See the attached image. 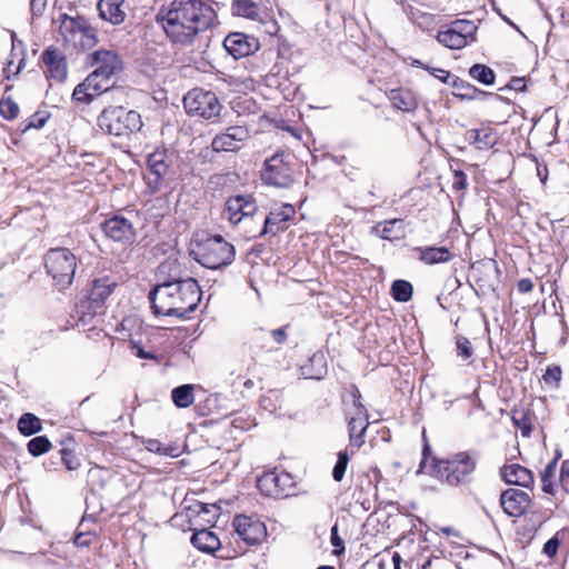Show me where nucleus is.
Masks as SVG:
<instances>
[{"label":"nucleus","instance_id":"f257e3e1","mask_svg":"<svg viewBox=\"0 0 569 569\" xmlns=\"http://www.w3.org/2000/svg\"><path fill=\"white\" fill-rule=\"evenodd\" d=\"M214 18L216 11L207 0H173L169 8L160 9L157 14L167 37L183 47L191 44Z\"/></svg>","mask_w":569,"mask_h":569},{"label":"nucleus","instance_id":"f03ea898","mask_svg":"<svg viewBox=\"0 0 569 569\" xmlns=\"http://www.w3.org/2000/svg\"><path fill=\"white\" fill-rule=\"evenodd\" d=\"M156 315L183 318L196 310L201 300V290L193 278L167 281L149 293Z\"/></svg>","mask_w":569,"mask_h":569},{"label":"nucleus","instance_id":"7ed1b4c3","mask_svg":"<svg viewBox=\"0 0 569 569\" xmlns=\"http://www.w3.org/2000/svg\"><path fill=\"white\" fill-rule=\"evenodd\" d=\"M430 446L425 442L422 460L418 472L432 473L450 486H459L470 480L479 459L476 450L459 451L448 459L431 458L429 462Z\"/></svg>","mask_w":569,"mask_h":569},{"label":"nucleus","instance_id":"20e7f679","mask_svg":"<svg viewBox=\"0 0 569 569\" xmlns=\"http://www.w3.org/2000/svg\"><path fill=\"white\" fill-rule=\"evenodd\" d=\"M59 20V34L64 44L86 50L98 43L97 29L87 18L82 16L71 17L63 13Z\"/></svg>","mask_w":569,"mask_h":569},{"label":"nucleus","instance_id":"39448f33","mask_svg":"<svg viewBox=\"0 0 569 569\" xmlns=\"http://www.w3.org/2000/svg\"><path fill=\"white\" fill-rule=\"evenodd\" d=\"M98 126L107 134L124 137L140 131L143 123L139 112L112 107L100 113Z\"/></svg>","mask_w":569,"mask_h":569},{"label":"nucleus","instance_id":"423d86ee","mask_svg":"<svg viewBox=\"0 0 569 569\" xmlns=\"http://www.w3.org/2000/svg\"><path fill=\"white\" fill-rule=\"evenodd\" d=\"M194 253L197 261L203 267L219 269L233 261L236 251L221 236H214L200 242Z\"/></svg>","mask_w":569,"mask_h":569},{"label":"nucleus","instance_id":"0eeeda50","mask_svg":"<svg viewBox=\"0 0 569 569\" xmlns=\"http://www.w3.org/2000/svg\"><path fill=\"white\" fill-rule=\"evenodd\" d=\"M47 272L56 286L64 289L72 283L77 269L76 256L67 248L50 249L44 259Z\"/></svg>","mask_w":569,"mask_h":569},{"label":"nucleus","instance_id":"6e6552de","mask_svg":"<svg viewBox=\"0 0 569 569\" xmlns=\"http://www.w3.org/2000/svg\"><path fill=\"white\" fill-rule=\"evenodd\" d=\"M183 106L188 114L206 120L217 118L222 109L214 92L200 88H194L184 96Z\"/></svg>","mask_w":569,"mask_h":569},{"label":"nucleus","instance_id":"1a4fd4ad","mask_svg":"<svg viewBox=\"0 0 569 569\" xmlns=\"http://www.w3.org/2000/svg\"><path fill=\"white\" fill-rule=\"evenodd\" d=\"M478 27L471 20H455L437 33L439 43L451 50H460L476 41Z\"/></svg>","mask_w":569,"mask_h":569},{"label":"nucleus","instance_id":"9d476101","mask_svg":"<svg viewBox=\"0 0 569 569\" xmlns=\"http://www.w3.org/2000/svg\"><path fill=\"white\" fill-rule=\"evenodd\" d=\"M261 177L267 184L288 187L291 182V170L284 160V154L276 153L267 159Z\"/></svg>","mask_w":569,"mask_h":569},{"label":"nucleus","instance_id":"9b49d317","mask_svg":"<svg viewBox=\"0 0 569 569\" xmlns=\"http://www.w3.org/2000/svg\"><path fill=\"white\" fill-rule=\"evenodd\" d=\"M258 210L256 201L251 196L230 197L224 204L223 218L230 223L238 224L243 219L252 217Z\"/></svg>","mask_w":569,"mask_h":569},{"label":"nucleus","instance_id":"f8f14e48","mask_svg":"<svg viewBox=\"0 0 569 569\" xmlns=\"http://www.w3.org/2000/svg\"><path fill=\"white\" fill-rule=\"evenodd\" d=\"M249 136V130L247 128L242 126H232L213 138L211 148L216 152H236L240 150Z\"/></svg>","mask_w":569,"mask_h":569},{"label":"nucleus","instance_id":"ddd939ff","mask_svg":"<svg viewBox=\"0 0 569 569\" xmlns=\"http://www.w3.org/2000/svg\"><path fill=\"white\" fill-rule=\"evenodd\" d=\"M232 525L239 538L249 546L261 542L267 535L264 523L248 516H236Z\"/></svg>","mask_w":569,"mask_h":569},{"label":"nucleus","instance_id":"4468645a","mask_svg":"<svg viewBox=\"0 0 569 569\" xmlns=\"http://www.w3.org/2000/svg\"><path fill=\"white\" fill-rule=\"evenodd\" d=\"M292 480L288 473H277L273 471L263 473L258 478L257 487L266 496L273 498L287 497Z\"/></svg>","mask_w":569,"mask_h":569},{"label":"nucleus","instance_id":"2eb2a0df","mask_svg":"<svg viewBox=\"0 0 569 569\" xmlns=\"http://www.w3.org/2000/svg\"><path fill=\"white\" fill-rule=\"evenodd\" d=\"M102 231L109 239L128 244L132 243L137 237L132 222L119 214L106 220L102 223Z\"/></svg>","mask_w":569,"mask_h":569},{"label":"nucleus","instance_id":"dca6fc26","mask_svg":"<svg viewBox=\"0 0 569 569\" xmlns=\"http://www.w3.org/2000/svg\"><path fill=\"white\" fill-rule=\"evenodd\" d=\"M90 64L99 72L101 80H109L114 73L122 69L119 56L111 50L100 49L90 54Z\"/></svg>","mask_w":569,"mask_h":569},{"label":"nucleus","instance_id":"f3484780","mask_svg":"<svg viewBox=\"0 0 569 569\" xmlns=\"http://www.w3.org/2000/svg\"><path fill=\"white\" fill-rule=\"evenodd\" d=\"M368 425L367 409L359 399H355L352 412L349 418V438L353 446L361 447L363 445V435Z\"/></svg>","mask_w":569,"mask_h":569},{"label":"nucleus","instance_id":"a211bd4d","mask_svg":"<svg viewBox=\"0 0 569 569\" xmlns=\"http://www.w3.org/2000/svg\"><path fill=\"white\" fill-rule=\"evenodd\" d=\"M530 497L519 489H507L500 496V505L510 517H520L530 506Z\"/></svg>","mask_w":569,"mask_h":569},{"label":"nucleus","instance_id":"6ab92c4d","mask_svg":"<svg viewBox=\"0 0 569 569\" xmlns=\"http://www.w3.org/2000/svg\"><path fill=\"white\" fill-rule=\"evenodd\" d=\"M296 214V210L291 204H282L281 207L272 210L266 218L262 230L259 236L270 233L276 236L277 233L284 231L287 226L286 222L291 220Z\"/></svg>","mask_w":569,"mask_h":569},{"label":"nucleus","instance_id":"aec40b11","mask_svg":"<svg viewBox=\"0 0 569 569\" xmlns=\"http://www.w3.org/2000/svg\"><path fill=\"white\" fill-rule=\"evenodd\" d=\"M150 170V177L148 178V184L153 191L160 189L161 181L168 173L169 163L166 150H156L148 156L147 161Z\"/></svg>","mask_w":569,"mask_h":569},{"label":"nucleus","instance_id":"412c9836","mask_svg":"<svg viewBox=\"0 0 569 569\" xmlns=\"http://www.w3.org/2000/svg\"><path fill=\"white\" fill-rule=\"evenodd\" d=\"M117 282L109 277L94 279L88 297V309H92L93 313L100 309L106 299L113 292Z\"/></svg>","mask_w":569,"mask_h":569},{"label":"nucleus","instance_id":"4be33fe9","mask_svg":"<svg viewBox=\"0 0 569 569\" xmlns=\"http://www.w3.org/2000/svg\"><path fill=\"white\" fill-rule=\"evenodd\" d=\"M42 61L47 67L49 78L58 82L66 80L68 74L67 61L61 52L57 49L49 48L42 53Z\"/></svg>","mask_w":569,"mask_h":569},{"label":"nucleus","instance_id":"5701e85b","mask_svg":"<svg viewBox=\"0 0 569 569\" xmlns=\"http://www.w3.org/2000/svg\"><path fill=\"white\" fill-rule=\"evenodd\" d=\"M226 50L236 59L249 56L257 48L254 39H250L240 32L230 33L223 41Z\"/></svg>","mask_w":569,"mask_h":569},{"label":"nucleus","instance_id":"b1692460","mask_svg":"<svg viewBox=\"0 0 569 569\" xmlns=\"http://www.w3.org/2000/svg\"><path fill=\"white\" fill-rule=\"evenodd\" d=\"M123 7L124 0H99L97 4L99 17L114 26L121 24L126 20L127 14Z\"/></svg>","mask_w":569,"mask_h":569},{"label":"nucleus","instance_id":"393cba45","mask_svg":"<svg viewBox=\"0 0 569 569\" xmlns=\"http://www.w3.org/2000/svg\"><path fill=\"white\" fill-rule=\"evenodd\" d=\"M442 82L451 86L456 90L455 96L463 100H475L478 96L487 94L485 91L451 73H445Z\"/></svg>","mask_w":569,"mask_h":569},{"label":"nucleus","instance_id":"a878e982","mask_svg":"<svg viewBox=\"0 0 569 569\" xmlns=\"http://www.w3.org/2000/svg\"><path fill=\"white\" fill-rule=\"evenodd\" d=\"M502 477L506 482L511 485H517L523 488H531L533 486V476L531 471L517 463L506 466Z\"/></svg>","mask_w":569,"mask_h":569},{"label":"nucleus","instance_id":"bb28decb","mask_svg":"<svg viewBox=\"0 0 569 569\" xmlns=\"http://www.w3.org/2000/svg\"><path fill=\"white\" fill-rule=\"evenodd\" d=\"M413 250L418 253V259L425 264L445 263L453 257L446 247H417Z\"/></svg>","mask_w":569,"mask_h":569},{"label":"nucleus","instance_id":"cd10ccee","mask_svg":"<svg viewBox=\"0 0 569 569\" xmlns=\"http://www.w3.org/2000/svg\"><path fill=\"white\" fill-rule=\"evenodd\" d=\"M191 543L199 551L207 553H213L221 546L216 533L208 529L196 530L191 537Z\"/></svg>","mask_w":569,"mask_h":569},{"label":"nucleus","instance_id":"c85d7f7f","mask_svg":"<svg viewBox=\"0 0 569 569\" xmlns=\"http://www.w3.org/2000/svg\"><path fill=\"white\" fill-rule=\"evenodd\" d=\"M388 99L395 108L405 112H411L418 107L413 92L408 89H392L388 92Z\"/></svg>","mask_w":569,"mask_h":569},{"label":"nucleus","instance_id":"c756f323","mask_svg":"<svg viewBox=\"0 0 569 569\" xmlns=\"http://www.w3.org/2000/svg\"><path fill=\"white\" fill-rule=\"evenodd\" d=\"M469 143L479 149H490L497 143V137L492 129H471L466 132Z\"/></svg>","mask_w":569,"mask_h":569},{"label":"nucleus","instance_id":"7c9ffc66","mask_svg":"<svg viewBox=\"0 0 569 569\" xmlns=\"http://www.w3.org/2000/svg\"><path fill=\"white\" fill-rule=\"evenodd\" d=\"M373 231L382 239L393 240L403 236V222L401 219H391L378 223Z\"/></svg>","mask_w":569,"mask_h":569},{"label":"nucleus","instance_id":"2f4dec72","mask_svg":"<svg viewBox=\"0 0 569 569\" xmlns=\"http://www.w3.org/2000/svg\"><path fill=\"white\" fill-rule=\"evenodd\" d=\"M512 422L521 431L523 437H528L532 427V415L528 409L519 408L512 410Z\"/></svg>","mask_w":569,"mask_h":569},{"label":"nucleus","instance_id":"473e14b6","mask_svg":"<svg viewBox=\"0 0 569 569\" xmlns=\"http://www.w3.org/2000/svg\"><path fill=\"white\" fill-rule=\"evenodd\" d=\"M18 429L23 436L34 435L42 429L41 420L33 413H23L18 420Z\"/></svg>","mask_w":569,"mask_h":569},{"label":"nucleus","instance_id":"72a5a7b5","mask_svg":"<svg viewBox=\"0 0 569 569\" xmlns=\"http://www.w3.org/2000/svg\"><path fill=\"white\" fill-rule=\"evenodd\" d=\"M469 76L485 86L495 83L496 74L491 68L486 64L476 63L469 69Z\"/></svg>","mask_w":569,"mask_h":569},{"label":"nucleus","instance_id":"f704fd0d","mask_svg":"<svg viewBox=\"0 0 569 569\" xmlns=\"http://www.w3.org/2000/svg\"><path fill=\"white\" fill-rule=\"evenodd\" d=\"M192 386L183 385L172 390V401L179 408H187L193 403Z\"/></svg>","mask_w":569,"mask_h":569},{"label":"nucleus","instance_id":"c9c22d12","mask_svg":"<svg viewBox=\"0 0 569 569\" xmlns=\"http://www.w3.org/2000/svg\"><path fill=\"white\" fill-rule=\"evenodd\" d=\"M412 286L406 280H396L392 283L391 292L395 300L400 302H407L412 297Z\"/></svg>","mask_w":569,"mask_h":569},{"label":"nucleus","instance_id":"e433bc0d","mask_svg":"<svg viewBox=\"0 0 569 569\" xmlns=\"http://www.w3.org/2000/svg\"><path fill=\"white\" fill-rule=\"evenodd\" d=\"M233 10L237 12V14L252 19L258 20L259 19V12L257 4L251 0H234L233 1Z\"/></svg>","mask_w":569,"mask_h":569},{"label":"nucleus","instance_id":"4c0bfd02","mask_svg":"<svg viewBox=\"0 0 569 569\" xmlns=\"http://www.w3.org/2000/svg\"><path fill=\"white\" fill-rule=\"evenodd\" d=\"M109 80H101V76L99 72L94 70L84 79L83 86L93 93V96H98L109 89L108 86Z\"/></svg>","mask_w":569,"mask_h":569},{"label":"nucleus","instance_id":"58836bf2","mask_svg":"<svg viewBox=\"0 0 569 569\" xmlns=\"http://www.w3.org/2000/svg\"><path fill=\"white\" fill-rule=\"evenodd\" d=\"M28 451L34 456H41L50 450L51 442L46 436H38L28 442Z\"/></svg>","mask_w":569,"mask_h":569},{"label":"nucleus","instance_id":"ea45409f","mask_svg":"<svg viewBox=\"0 0 569 569\" xmlns=\"http://www.w3.org/2000/svg\"><path fill=\"white\" fill-rule=\"evenodd\" d=\"M556 471V462H550L546 466L541 473V482H542V490L546 493H552L553 492V485H552V477Z\"/></svg>","mask_w":569,"mask_h":569},{"label":"nucleus","instance_id":"a19ab883","mask_svg":"<svg viewBox=\"0 0 569 569\" xmlns=\"http://www.w3.org/2000/svg\"><path fill=\"white\" fill-rule=\"evenodd\" d=\"M19 107L11 99H6L0 101V114L7 119L12 120L18 117Z\"/></svg>","mask_w":569,"mask_h":569},{"label":"nucleus","instance_id":"79ce46f5","mask_svg":"<svg viewBox=\"0 0 569 569\" xmlns=\"http://www.w3.org/2000/svg\"><path fill=\"white\" fill-rule=\"evenodd\" d=\"M348 461H349V457H348L347 452L341 451L338 453V460H337L336 466L332 471V477L336 481L342 480L346 469H347V466H348Z\"/></svg>","mask_w":569,"mask_h":569},{"label":"nucleus","instance_id":"37998d69","mask_svg":"<svg viewBox=\"0 0 569 569\" xmlns=\"http://www.w3.org/2000/svg\"><path fill=\"white\" fill-rule=\"evenodd\" d=\"M542 379L546 385L551 387H558V383L561 379V369L558 366H550L547 368L546 372L542 376Z\"/></svg>","mask_w":569,"mask_h":569},{"label":"nucleus","instance_id":"c03bdc74","mask_svg":"<svg viewBox=\"0 0 569 569\" xmlns=\"http://www.w3.org/2000/svg\"><path fill=\"white\" fill-rule=\"evenodd\" d=\"M457 353L463 360L469 359L473 355L471 342L466 337H458L456 341Z\"/></svg>","mask_w":569,"mask_h":569},{"label":"nucleus","instance_id":"a18cd8bd","mask_svg":"<svg viewBox=\"0 0 569 569\" xmlns=\"http://www.w3.org/2000/svg\"><path fill=\"white\" fill-rule=\"evenodd\" d=\"M93 93L87 88V86H83V82L79 83L72 93V98L77 101L90 103L93 99Z\"/></svg>","mask_w":569,"mask_h":569},{"label":"nucleus","instance_id":"49530a36","mask_svg":"<svg viewBox=\"0 0 569 569\" xmlns=\"http://www.w3.org/2000/svg\"><path fill=\"white\" fill-rule=\"evenodd\" d=\"M60 453L61 459L68 470H77L80 467L78 458L74 455H72L71 451H69L68 449H62Z\"/></svg>","mask_w":569,"mask_h":569},{"label":"nucleus","instance_id":"de8ad7c7","mask_svg":"<svg viewBox=\"0 0 569 569\" xmlns=\"http://www.w3.org/2000/svg\"><path fill=\"white\" fill-rule=\"evenodd\" d=\"M331 545L336 548L335 552L337 555H340L345 551V543L341 537L338 535V526L335 525L331 528V537H330Z\"/></svg>","mask_w":569,"mask_h":569},{"label":"nucleus","instance_id":"09e8293b","mask_svg":"<svg viewBox=\"0 0 569 569\" xmlns=\"http://www.w3.org/2000/svg\"><path fill=\"white\" fill-rule=\"evenodd\" d=\"M24 58H21L19 60V63L18 66L16 67V69L13 70L12 67H13V60H9L6 64V67L3 68V73H4V77L10 80L12 77H16L17 74H19V72L21 71V69L24 67Z\"/></svg>","mask_w":569,"mask_h":569},{"label":"nucleus","instance_id":"8fccbe9b","mask_svg":"<svg viewBox=\"0 0 569 569\" xmlns=\"http://www.w3.org/2000/svg\"><path fill=\"white\" fill-rule=\"evenodd\" d=\"M559 546H560V540L558 537H552L551 539H549L545 546H543V553L548 557V558H553L557 552H558V549H559Z\"/></svg>","mask_w":569,"mask_h":569},{"label":"nucleus","instance_id":"3c124183","mask_svg":"<svg viewBox=\"0 0 569 569\" xmlns=\"http://www.w3.org/2000/svg\"><path fill=\"white\" fill-rule=\"evenodd\" d=\"M146 449L150 452H156L160 455H169L167 451V448L163 447V445L157 440V439H149L144 442Z\"/></svg>","mask_w":569,"mask_h":569},{"label":"nucleus","instance_id":"603ef678","mask_svg":"<svg viewBox=\"0 0 569 569\" xmlns=\"http://www.w3.org/2000/svg\"><path fill=\"white\" fill-rule=\"evenodd\" d=\"M467 186H468V182H467V176L465 174V172H462L460 170L455 171L452 187L456 190H465L467 188Z\"/></svg>","mask_w":569,"mask_h":569},{"label":"nucleus","instance_id":"864d4df0","mask_svg":"<svg viewBox=\"0 0 569 569\" xmlns=\"http://www.w3.org/2000/svg\"><path fill=\"white\" fill-rule=\"evenodd\" d=\"M560 485L563 490L569 493V461H565L561 465Z\"/></svg>","mask_w":569,"mask_h":569},{"label":"nucleus","instance_id":"5fc2aeb1","mask_svg":"<svg viewBox=\"0 0 569 569\" xmlns=\"http://www.w3.org/2000/svg\"><path fill=\"white\" fill-rule=\"evenodd\" d=\"M47 0H31L30 9L33 16H41L46 9Z\"/></svg>","mask_w":569,"mask_h":569},{"label":"nucleus","instance_id":"6e6d98bb","mask_svg":"<svg viewBox=\"0 0 569 569\" xmlns=\"http://www.w3.org/2000/svg\"><path fill=\"white\" fill-rule=\"evenodd\" d=\"M517 288L520 293H529L533 289V282L529 278H523L518 281Z\"/></svg>","mask_w":569,"mask_h":569},{"label":"nucleus","instance_id":"4d7b16f0","mask_svg":"<svg viewBox=\"0 0 569 569\" xmlns=\"http://www.w3.org/2000/svg\"><path fill=\"white\" fill-rule=\"evenodd\" d=\"M132 353L140 359H154V356L144 351L143 348L138 343L131 345Z\"/></svg>","mask_w":569,"mask_h":569},{"label":"nucleus","instance_id":"13d9d810","mask_svg":"<svg viewBox=\"0 0 569 569\" xmlns=\"http://www.w3.org/2000/svg\"><path fill=\"white\" fill-rule=\"evenodd\" d=\"M92 537L90 533L80 532L74 537V545L78 547H88L91 543Z\"/></svg>","mask_w":569,"mask_h":569},{"label":"nucleus","instance_id":"bf43d9fd","mask_svg":"<svg viewBox=\"0 0 569 569\" xmlns=\"http://www.w3.org/2000/svg\"><path fill=\"white\" fill-rule=\"evenodd\" d=\"M271 337L277 343H283L287 339V333L284 328L274 329L271 331Z\"/></svg>","mask_w":569,"mask_h":569},{"label":"nucleus","instance_id":"052dcab7","mask_svg":"<svg viewBox=\"0 0 569 569\" xmlns=\"http://www.w3.org/2000/svg\"><path fill=\"white\" fill-rule=\"evenodd\" d=\"M47 122V118L46 117H38V118H33L32 120L29 121V123L26 126V129H30V128H37V129H40L44 126V123Z\"/></svg>","mask_w":569,"mask_h":569},{"label":"nucleus","instance_id":"680f3d73","mask_svg":"<svg viewBox=\"0 0 569 569\" xmlns=\"http://www.w3.org/2000/svg\"><path fill=\"white\" fill-rule=\"evenodd\" d=\"M430 74H432L435 78L439 79L442 82V78L445 77V73H450L447 70L440 69V68H431L430 70H427Z\"/></svg>","mask_w":569,"mask_h":569},{"label":"nucleus","instance_id":"e2e57ef3","mask_svg":"<svg viewBox=\"0 0 569 569\" xmlns=\"http://www.w3.org/2000/svg\"><path fill=\"white\" fill-rule=\"evenodd\" d=\"M511 88L515 90H523L526 84L523 83L522 79L517 78L511 81Z\"/></svg>","mask_w":569,"mask_h":569},{"label":"nucleus","instance_id":"0e129e2a","mask_svg":"<svg viewBox=\"0 0 569 569\" xmlns=\"http://www.w3.org/2000/svg\"><path fill=\"white\" fill-rule=\"evenodd\" d=\"M393 569H401V557L398 552L392 556Z\"/></svg>","mask_w":569,"mask_h":569},{"label":"nucleus","instance_id":"69168bd1","mask_svg":"<svg viewBox=\"0 0 569 569\" xmlns=\"http://www.w3.org/2000/svg\"><path fill=\"white\" fill-rule=\"evenodd\" d=\"M411 66L417 67V68H421V69H425V70H430V67H429V66H426L422 61H420V60H418V59H415V60L411 62Z\"/></svg>","mask_w":569,"mask_h":569},{"label":"nucleus","instance_id":"338daca9","mask_svg":"<svg viewBox=\"0 0 569 569\" xmlns=\"http://www.w3.org/2000/svg\"><path fill=\"white\" fill-rule=\"evenodd\" d=\"M271 400V397L270 396H266L261 399V406L264 408V409H269V407L267 406V402H270Z\"/></svg>","mask_w":569,"mask_h":569},{"label":"nucleus","instance_id":"774afa93","mask_svg":"<svg viewBox=\"0 0 569 569\" xmlns=\"http://www.w3.org/2000/svg\"><path fill=\"white\" fill-rule=\"evenodd\" d=\"M441 531H442L445 535L449 536V535H451V533H452V531H453V530H452V528H451V527H443V528H441Z\"/></svg>","mask_w":569,"mask_h":569}]
</instances>
